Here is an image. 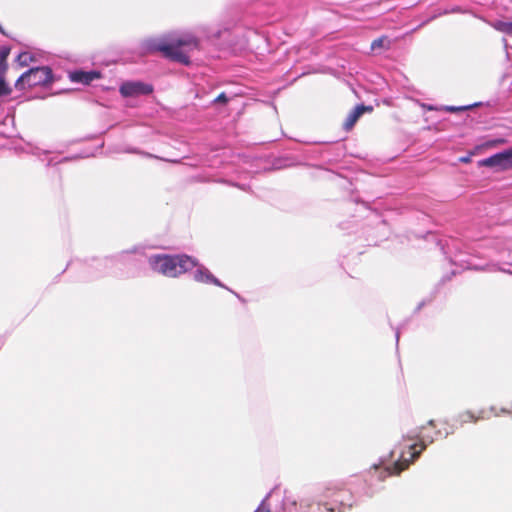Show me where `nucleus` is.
Segmentation results:
<instances>
[{"mask_svg": "<svg viewBox=\"0 0 512 512\" xmlns=\"http://www.w3.org/2000/svg\"><path fill=\"white\" fill-rule=\"evenodd\" d=\"M275 498L280 503V512H345L352 506V494L341 485L326 487L322 499L317 504L302 500L299 504L291 497L283 495L279 487H274L261 501L254 512H271L268 501Z\"/></svg>", "mask_w": 512, "mask_h": 512, "instance_id": "1", "label": "nucleus"}, {"mask_svg": "<svg viewBox=\"0 0 512 512\" xmlns=\"http://www.w3.org/2000/svg\"><path fill=\"white\" fill-rule=\"evenodd\" d=\"M151 269L167 277H177L197 267L193 277L197 282L212 283L220 287L224 285L203 265H198L195 258L186 254L166 255L155 254L148 257Z\"/></svg>", "mask_w": 512, "mask_h": 512, "instance_id": "2", "label": "nucleus"}, {"mask_svg": "<svg viewBox=\"0 0 512 512\" xmlns=\"http://www.w3.org/2000/svg\"><path fill=\"white\" fill-rule=\"evenodd\" d=\"M442 435L440 430L435 432L434 436L422 435L421 431L409 433L403 437L404 447L402 449L395 448L391 452V457L398 453V459L392 463H385L381 461L378 465L375 464L373 469L377 473L379 480H384L392 474H398L406 469L409 464L417 458L426 446L434 441L435 438Z\"/></svg>", "mask_w": 512, "mask_h": 512, "instance_id": "3", "label": "nucleus"}, {"mask_svg": "<svg viewBox=\"0 0 512 512\" xmlns=\"http://www.w3.org/2000/svg\"><path fill=\"white\" fill-rule=\"evenodd\" d=\"M198 47V39L190 32H174L162 39H151L143 43L145 52H161L164 57L183 65L190 64L189 54Z\"/></svg>", "mask_w": 512, "mask_h": 512, "instance_id": "4", "label": "nucleus"}, {"mask_svg": "<svg viewBox=\"0 0 512 512\" xmlns=\"http://www.w3.org/2000/svg\"><path fill=\"white\" fill-rule=\"evenodd\" d=\"M53 82V73L48 66L34 67L24 72L15 82L19 90L36 86H47Z\"/></svg>", "mask_w": 512, "mask_h": 512, "instance_id": "5", "label": "nucleus"}, {"mask_svg": "<svg viewBox=\"0 0 512 512\" xmlns=\"http://www.w3.org/2000/svg\"><path fill=\"white\" fill-rule=\"evenodd\" d=\"M479 166L494 167L498 170H508L512 168V148L491 155L488 158L478 162Z\"/></svg>", "mask_w": 512, "mask_h": 512, "instance_id": "6", "label": "nucleus"}, {"mask_svg": "<svg viewBox=\"0 0 512 512\" xmlns=\"http://www.w3.org/2000/svg\"><path fill=\"white\" fill-rule=\"evenodd\" d=\"M152 91L151 85L142 82H125L120 86V93L125 97L147 95Z\"/></svg>", "mask_w": 512, "mask_h": 512, "instance_id": "7", "label": "nucleus"}, {"mask_svg": "<svg viewBox=\"0 0 512 512\" xmlns=\"http://www.w3.org/2000/svg\"><path fill=\"white\" fill-rule=\"evenodd\" d=\"M372 110V107L371 106H365L364 104H360V105H357L356 107H354V109L347 115L344 123H343V128L346 130V131H349L353 128V126L355 125V123L358 121V119L360 118V116L365 112V111H371Z\"/></svg>", "mask_w": 512, "mask_h": 512, "instance_id": "8", "label": "nucleus"}, {"mask_svg": "<svg viewBox=\"0 0 512 512\" xmlns=\"http://www.w3.org/2000/svg\"><path fill=\"white\" fill-rule=\"evenodd\" d=\"M99 74L94 71L85 72V71H75L70 74V78L74 82H80L83 84H89L94 79L98 78Z\"/></svg>", "mask_w": 512, "mask_h": 512, "instance_id": "9", "label": "nucleus"}, {"mask_svg": "<svg viewBox=\"0 0 512 512\" xmlns=\"http://www.w3.org/2000/svg\"><path fill=\"white\" fill-rule=\"evenodd\" d=\"M491 26L502 33L508 34L512 36V22H506V21H495L491 23Z\"/></svg>", "mask_w": 512, "mask_h": 512, "instance_id": "10", "label": "nucleus"}, {"mask_svg": "<svg viewBox=\"0 0 512 512\" xmlns=\"http://www.w3.org/2000/svg\"><path fill=\"white\" fill-rule=\"evenodd\" d=\"M480 418H482V416H480V415L476 416L473 412L466 411L459 415V422H460V425H462L466 422H475Z\"/></svg>", "mask_w": 512, "mask_h": 512, "instance_id": "11", "label": "nucleus"}, {"mask_svg": "<svg viewBox=\"0 0 512 512\" xmlns=\"http://www.w3.org/2000/svg\"><path fill=\"white\" fill-rule=\"evenodd\" d=\"M31 60L32 56L28 52H22L17 57V61L21 66H27Z\"/></svg>", "mask_w": 512, "mask_h": 512, "instance_id": "12", "label": "nucleus"}, {"mask_svg": "<svg viewBox=\"0 0 512 512\" xmlns=\"http://www.w3.org/2000/svg\"><path fill=\"white\" fill-rule=\"evenodd\" d=\"M10 54V47L0 46V68L4 67V63Z\"/></svg>", "mask_w": 512, "mask_h": 512, "instance_id": "13", "label": "nucleus"}, {"mask_svg": "<svg viewBox=\"0 0 512 512\" xmlns=\"http://www.w3.org/2000/svg\"><path fill=\"white\" fill-rule=\"evenodd\" d=\"M387 41L386 37H379L372 41L371 49L376 50L379 48H383L385 46V42Z\"/></svg>", "mask_w": 512, "mask_h": 512, "instance_id": "14", "label": "nucleus"}, {"mask_svg": "<svg viewBox=\"0 0 512 512\" xmlns=\"http://www.w3.org/2000/svg\"><path fill=\"white\" fill-rule=\"evenodd\" d=\"M11 92L9 86L5 83L4 80L0 79V97L8 95Z\"/></svg>", "mask_w": 512, "mask_h": 512, "instance_id": "15", "label": "nucleus"}, {"mask_svg": "<svg viewBox=\"0 0 512 512\" xmlns=\"http://www.w3.org/2000/svg\"><path fill=\"white\" fill-rule=\"evenodd\" d=\"M228 101V98L226 96V94L224 92L220 93L215 99H214V103H218V102H221V103H226Z\"/></svg>", "mask_w": 512, "mask_h": 512, "instance_id": "16", "label": "nucleus"}, {"mask_svg": "<svg viewBox=\"0 0 512 512\" xmlns=\"http://www.w3.org/2000/svg\"><path fill=\"white\" fill-rule=\"evenodd\" d=\"M469 107L470 106H465V107L449 106V107H447V110L448 111L464 110V109H468Z\"/></svg>", "mask_w": 512, "mask_h": 512, "instance_id": "17", "label": "nucleus"}, {"mask_svg": "<svg viewBox=\"0 0 512 512\" xmlns=\"http://www.w3.org/2000/svg\"><path fill=\"white\" fill-rule=\"evenodd\" d=\"M111 263H113V258L108 257V258H105V259L103 260V263H102V264H103V266L107 267V266H108V264H111Z\"/></svg>", "mask_w": 512, "mask_h": 512, "instance_id": "18", "label": "nucleus"}, {"mask_svg": "<svg viewBox=\"0 0 512 512\" xmlns=\"http://www.w3.org/2000/svg\"><path fill=\"white\" fill-rule=\"evenodd\" d=\"M455 12H460V8L454 7V8H451L450 10L445 11L444 13H455Z\"/></svg>", "mask_w": 512, "mask_h": 512, "instance_id": "19", "label": "nucleus"}, {"mask_svg": "<svg viewBox=\"0 0 512 512\" xmlns=\"http://www.w3.org/2000/svg\"><path fill=\"white\" fill-rule=\"evenodd\" d=\"M399 337H400V331H399V329H396V332H395L396 344H398V342H399Z\"/></svg>", "mask_w": 512, "mask_h": 512, "instance_id": "20", "label": "nucleus"}, {"mask_svg": "<svg viewBox=\"0 0 512 512\" xmlns=\"http://www.w3.org/2000/svg\"><path fill=\"white\" fill-rule=\"evenodd\" d=\"M460 161H461V162H463V163H468V162L470 161V157H469V156L462 157V158L460 159Z\"/></svg>", "mask_w": 512, "mask_h": 512, "instance_id": "21", "label": "nucleus"}, {"mask_svg": "<svg viewBox=\"0 0 512 512\" xmlns=\"http://www.w3.org/2000/svg\"><path fill=\"white\" fill-rule=\"evenodd\" d=\"M450 433H453V430L452 431L446 430L444 433V436L447 437Z\"/></svg>", "mask_w": 512, "mask_h": 512, "instance_id": "22", "label": "nucleus"}, {"mask_svg": "<svg viewBox=\"0 0 512 512\" xmlns=\"http://www.w3.org/2000/svg\"><path fill=\"white\" fill-rule=\"evenodd\" d=\"M0 33L3 34V35H6L4 29H3V27L1 25H0Z\"/></svg>", "mask_w": 512, "mask_h": 512, "instance_id": "23", "label": "nucleus"}, {"mask_svg": "<svg viewBox=\"0 0 512 512\" xmlns=\"http://www.w3.org/2000/svg\"><path fill=\"white\" fill-rule=\"evenodd\" d=\"M128 254V252H122L120 257L122 258L124 255Z\"/></svg>", "mask_w": 512, "mask_h": 512, "instance_id": "24", "label": "nucleus"}]
</instances>
